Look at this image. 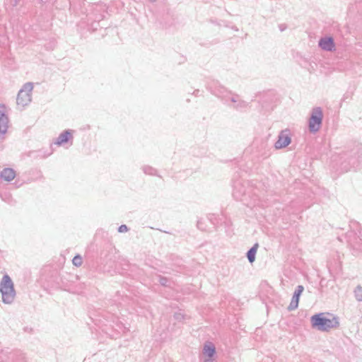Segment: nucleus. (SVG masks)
Instances as JSON below:
<instances>
[{
  "label": "nucleus",
  "mask_w": 362,
  "mask_h": 362,
  "mask_svg": "<svg viewBox=\"0 0 362 362\" xmlns=\"http://www.w3.org/2000/svg\"><path fill=\"white\" fill-rule=\"evenodd\" d=\"M158 282L162 286H168V279L163 276H158Z\"/></svg>",
  "instance_id": "17"
},
{
  "label": "nucleus",
  "mask_w": 362,
  "mask_h": 362,
  "mask_svg": "<svg viewBox=\"0 0 362 362\" xmlns=\"http://www.w3.org/2000/svg\"><path fill=\"white\" fill-rule=\"evenodd\" d=\"M72 262H73L74 265H75L76 267H80L83 262L81 257L80 255H76L73 258Z\"/></svg>",
  "instance_id": "15"
},
{
  "label": "nucleus",
  "mask_w": 362,
  "mask_h": 362,
  "mask_svg": "<svg viewBox=\"0 0 362 362\" xmlns=\"http://www.w3.org/2000/svg\"><path fill=\"white\" fill-rule=\"evenodd\" d=\"M290 135L288 129L282 130L278 136V140L275 143V148L280 149L289 145L291 141Z\"/></svg>",
  "instance_id": "6"
},
{
  "label": "nucleus",
  "mask_w": 362,
  "mask_h": 362,
  "mask_svg": "<svg viewBox=\"0 0 362 362\" xmlns=\"http://www.w3.org/2000/svg\"><path fill=\"white\" fill-rule=\"evenodd\" d=\"M128 230V228L126 225H121L119 228H118V231L119 233H125Z\"/></svg>",
  "instance_id": "19"
},
{
  "label": "nucleus",
  "mask_w": 362,
  "mask_h": 362,
  "mask_svg": "<svg viewBox=\"0 0 362 362\" xmlns=\"http://www.w3.org/2000/svg\"><path fill=\"white\" fill-rule=\"evenodd\" d=\"M319 47L325 51H332L334 48V43L332 37H322L319 41Z\"/></svg>",
  "instance_id": "9"
},
{
  "label": "nucleus",
  "mask_w": 362,
  "mask_h": 362,
  "mask_svg": "<svg viewBox=\"0 0 362 362\" xmlns=\"http://www.w3.org/2000/svg\"><path fill=\"white\" fill-rule=\"evenodd\" d=\"M174 318L177 320V321H181L182 320H184L185 318V315L182 313L181 312H177V313H175L174 314Z\"/></svg>",
  "instance_id": "16"
},
{
  "label": "nucleus",
  "mask_w": 362,
  "mask_h": 362,
  "mask_svg": "<svg viewBox=\"0 0 362 362\" xmlns=\"http://www.w3.org/2000/svg\"><path fill=\"white\" fill-rule=\"evenodd\" d=\"M33 89V83L28 82L23 85L17 95L16 103L18 107L23 108L31 102Z\"/></svg>",
  "instance_id": "3"
},
{
  "label": "nucleus",
  "mask_w": 362,
  "mask_h": 362,
  "mask_svg": "<svg viewBox=\"0 0 362 362\" xmlns=\"http://www.w3.org/2000/svg\"><path fill=\"white\" fill-rule=\"evenodd\" d=\"M231 101L234 103H238L239 101L238 97V96L233 97L231 99Z\"/></svg>",
  "instance_id": "20"
},
{
  "label": "nucleus",
  "mask_w": 362,
  "mask_h": 362,
  "mask_svg": "<svg viewBox=\"0 0 362 362\" xmlns=\"http://www.w3.org/2000/svg\"><path fill=\"white\" fill-rule=\"evenodd\" d=\"M149 1H151V2H154V1H156V0H149Z\"/></svg>",
  "instance_id": "22"
},
{
  "label": "nucleus",
  "mask_w": 362,
  "mask_h": 362,
  "mask_svg": "<svg viewBox=\"0 0 362 362\" xmlns=\"http://www.w3.org/2000/svg\"><path fill=\"white\" fill-rule=\"evenodd\" d=\"M354 296L356 299V300L361 302L362 301V286L358 285L357 286L354 291Z\"/></svg>",
  "instance_id": "13"
},
{
  "label": "nucleus",
  "mask_w": 362,
  "mask_h": 362,
  "mask_svg": "<svg viewBox=\"0 0 362 362\" xmlns=\"http://www.w3.org/2000/svg\"><path fill=\"white\" fill-rule=\"evenodd\" d=\"M215 352L216 350L214 345L211 342L206 343L202 351L203 355L205 357H207L204 359V362H212V357Z\"/></svg>",
  "instance_id": "8"
},
{
  "label": "nucleus",
  "mask_w": 362,
  "mask_h": 362,
  "mask_svg": "<svg viewBox=\"0 0 362 362\" xmlns=\"http://www.w3.org/2000/svg\"><path fill=\"white\" fill-rule=\"evenodd\" d=\"M8 354L7 351H5L0 348V362H6L8 359Z\"/></svg>",
  "instance_id": "14"
},
{
  "label": "nucleus",
  "mask_w": 362,
  "mask_h": 362,
  "mask_svg": "<svg viewBox=\"0 0 362 362\" xmlns=\"http://www.w3.org/2000/svg\"><path fill=\"white\" fill-rule=\"evenodd\" d=\"M304 291V287L301 285L298 286L297 288L296 289L291 301L288 307V310H296L298 306L299 303V298L300 295L302 294L303 291Z\"/></svg>",
  "instance_id": "7"
},
{
  "label": "nucleus",
  "mask_w": 362,
  "mask_h": 362,
  "mask_svg": "<svg viewBox=\"0 0 362 362\" xmlns=\"http://www.w3.org/2000/svg\"><path fill=\"white\" fill-rule=\"evenodd\" d=\"M71 138H72L71 132L69 130H66L59 134L54 144L57 146H61L68 142Z\"/></svg>",
  "instance_id": "10"
},
{
  "label": "nucleus",
  "mask_w": 362,
  "mask_h": 362,
  "mask_svg": "<svg viewBox=\"0 0 362 362\" xmlns=\"http://www.w3.org/2000/svg\"><path fill=\"white\" fill-rule=\"evenodd\" d=\"M245 106V103L244 102H242L240 103H238L237 105H235V107L238 108V107H243Z\"/></svg>",
  "instance_id": "21"
},
{
  "label": "nucleus",
  "mask_w": 362,
  "mask_h": 362,
  "mask_svg": "<svg viewBox=\"0 0 362 362\" xmlns=\"http://www.w3.org/2000/svg\"><path fill=\"white\" fill-rule=\"evenodd\" d=\"M259 247L258 243H255L247 252V257L250 263L255 260V255Z\"/></svg>",
  "instance_id": "12"
},
{
  "label": "nucleus",
  "mask_w": 362,
  "mask_h": 362,
  "mask_svg": "<svg viewBox=\"0 0 362 362\" xmlns=\"http://www.w3.org/2000/svg\"><path fill=\"white\" fill-rule=\"evenodd\" d=\"M8 108L4 104H0V134L4 135L9 127Z\"/></svg>",
  "instance_id": "5"
},
{
  "label": "nucleus",
  "mask_w": 362,
  "mask_h": 362,
  "mask_svg": "<svg viewBox=\"0 0 362 362\" xmlns=\"http://www.w3.org/2000/svg\"><path fill=\"white\" fill-rule=\"evenodd\" d=\"M0 292L2 301L5 304H11L16 297L13 282L8 274L3 276L0 281Z\"/></svg>",
  "instance_id": "2"
},
{
  "label": "nucleus",
  "mask_w": 362,
  "mask_h": 362,
  "mask_svg": "<svg viewBox=\"0 0 362 362\" xmlns=\"http://www.w3.org/2000/svg\"><path fill=\"white\" fill-rule=\"evenodd\" d=\"M323 114L320 107H315L309 119V129L311 132H317L322 124Z\"/></svg>",
  "instance_id": "4"
},
{
  "label": "nucleus",
  "mask_w": 362,
  "mask_h": 362,
  "mask_svg": "<svg viewBox=\"0 0 362 362\" xmlns=\"http://www.w3.org/2000/svg\"><path fill=\"white\" fill-rule=\"evenodd\" d=\"M144 172L146 174L153 175V172H154V170L152 168H151V167H144Z\"/></svg>",
  "instance_id": "18"
},
{
  "label": "nucleus",
  "mask_w": 362,
  "mask_h": 362,
  "mask_svg": "<svg viewBox=\"0 0 362 362\" xmlns=\"http://www.w3.org/2000/svg\"><path fill=\"white\" fill-rule=\"evenodd\" d=\"M15 176L16 173L12 168H5L1 173V177L8 182L13 180Z\"/></svg>",
  "instance_id": "11"
},
{
  "label": "nucleus",
  "mask_w": 362,
  "mask_h": 362,
  "mask_svg": "<svg viewBox=\"0 0 362 362\" xmlns=\"http://www.w3.org/2000/svg\"><path fill=\"white\" fill-rule=\"evenodd\" d=\"M313 327L322 332H328L331 329L337 328L339 326V319L337 317L327 318L322 313L317 314L310 319Z\"/></svg>",
  "instance_id": "1"
}]
</instances>
